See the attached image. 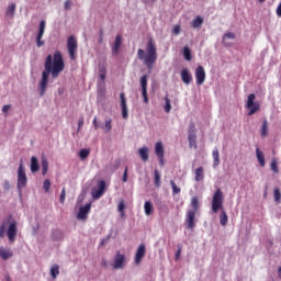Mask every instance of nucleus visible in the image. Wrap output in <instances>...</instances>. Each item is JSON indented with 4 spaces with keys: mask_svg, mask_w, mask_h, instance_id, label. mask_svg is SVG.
<instances>
[{
    "mask_svg": "<svg viewBox=\"0 0 281 281\" xmlns=\"http://www.w3.org/2000/svg\"><path fill=\"white\" fill-rule=\"evenodd\" d=\"M65 71V59L60 50H56L54 55H47L44 63V70L42 72V79L40 81V95L43 98L45 91H47V85H49V76L53 80H56L60 74Z\"/></svg>",
    "mask_w": 281,
    "mask_h": 281,
    "instance_id": "f257e3e1",
    "label": "nucleus"
},
{
    "mask_svg": "<svg viewBox=\"0 0 281 281\" xmlns=\"http://www.w3.org/2000/svg\"><path fill=\"white\" fill-rule=\"evenodd\" d=\"M138 60H143L144 65L148 67V69H153V65L157 63V46H155V42L149 40L147 43V53L144 49L139 48L137 52Z\"/></svg>",
    "mask_w": 281,
    "mask_h": 281,
    "instance_id": "f03ea898",
    "label": "nucleus"
},
{
    "mask_svg": "<svg viewBox=\"0 0 281 281\" xmlns=\"http://www.w3.org/2000/svg\"><path fill=\"white\" fill-rule=\"evenodd\" d=\"M218 210H222L220 214V224L225 227L228 222L227 212L223 210V191L221 189H217L215 193L213 194L212 199V212L216 214Z\"/></svg>",
    "mask_w": 281,
    "mask_h": 281,
    "instance_id": "7ed1b4c3",
    "label": "nucleus"
},
{
    "mask_svg": "<svg viewBox=\"0 0 281 281\" xmlns=\"http://www.w3.org/2000/svg\"><path fill=\"white\" fill-rule=\"evenodd\" d=\"M8 221H10L9 227L7 229V236L9 238V243H14L16 240V235L19 234L16 220H12V215H9Z\"/></svg>",
    "mask_w": 281,
    "mask_h": 281,
    "instance_id": "20e7f679",
    "label": "nucleus"
},
{
    "mask_svg": "<svg viewBox=\"0 0 281 281\" xmlns=\"http://www.w3.org/2000/svg\"><path fill=\"white\" fill-rule=\"evenodd\" d=\"M27 186V176L25 175V167H23V160L20 161L18 169V184L16 188L21 192L22 188Z\"/></svg>",
    "mask_w": 281,
    "mask_h": 281,
    "instance_id": "39448f33",
    "label": "nucleus"
},
{
    "mask_svg": "<svg viewBox=\"0 0 281 281\" xmlns=\"http://www.w3.org/2000/svg\"><path fill=\"white\" fill-rule=\"evenodd\" d=\"M255 101H256V94L250 93L246 102V108L249 110L248 115H255V113H258V111H260V103Z\"/></svg>",
    "mask_w": 281,
    "mask_h": 281,
    "instance_id": "423d86ee",
    "label": "nucleus"
},
{
    "mask_svg": "<svg viewBox=\"0 0 281 281\" xmlns=\"http://www.w3.org/2000/svg\"><path fill=\"white\" fill-rule=\"evenodd\" d=\"M68 54L71 60H76V54H78V41L74 35H70L67 40Z\"/></svg>",
    "mask_w": 281,
    "mask_h": 281,
    "instance_id": "0eeeda50",
    "label": "nucleus"
},
{
    "mask_svg": "<svg viewBox=\"0 0 281 281\" xmlns=\"http://www.w3.org/2000/svg\"><path fill=\"white\" fill-rule=\"evenodd\" d=\"M105 190H106V182L104 180H100L97 184V188H93L91 191L92 199L94 201H98V199H102Z\"/></svg>",
    "mask_w": 281,
    "mask_h": 281,
    "instance_id": "6e6552de",
    "label": "nucleus"
},
{
    "mask_svg": "<svg viewBox=\"0 0 281 281\" xmlns=\"http://www.w3.org/2000/svg\"><path fill=\"white\" fill-rule=\"evenodd\" d=\"M112 122L113 121L111 120V117H109L105 120L104 124H101L98 122V116H94L92 124L95 131H98V128H101L102 131H104V133H111V130L113 128Z\"/></svg>",
    "mask_w": 281,
    "mask_h": 281,
    "instance_id": "1a4fd4ad",
    "label": "nucleus"
},
{
    "mask_svg": "<svg viewBox=\"0 0 281 281\" xmlns=\"http://www.w3.org/2000/svg\"><path fill=\"white\" fill-rule=\"evenodd\" d=\"M126 263V256L116 251L114 255V261L112 263L113 269H124V265Z\"/></svg>",
    "mask_w": 281,
    "mask_h": 281,
    "instance_id": "9d476101",
    "label": "nucleus"
},
{
    "mask_svg": "<svg viewBox=\"0 0 281 281\" xmlns=\"http://www.w3.org/2000/svg\"><path fill=\"white\" fill-rule=\"evenodd\" d=\"M140 87L144 102L145 104H148V75H143L140 77Z\"/></svg>",
    "mask_w": 281,
    "mask_h": 281,
    "instance_id": "9b49d317",
    "label": "nucleus"
},
{
    "mask_svg": "<svg viewBox=\"0 0 281 281\" xmlns=\"http://www.w3.org/2000/svg\"><path fill=\"white\" fill-rule=\"evenodd\" d=\"M45 34V20L40 22V30L36 36V46L43 47L45 45V41H43V35Z\"/></svg>",
    "mask_w": 281,
    "mask_h": 281,
    "instance_id": "f8f14e48",
    "label": "nucleus"
},
{
    "mask_svg": "<svg viewBox=\"0 0 281 281\" xmlns=\"http://www.w3.org/2000/svg\"><path fill=\"white\" fill-rule=\"evenodd\" d=\"M89 212H91V203H88L85 206L79 207L77 218L79 221H86L87 216H89Z\"/></svg>",
    "mask_w": 281,
    "mask_h": 281,
    "instance_id": "ddd939ff",
    "label": "nucleus"
},
{
    "mask_svg": "<svg viewBox=\"0 0 281 281\" xmlns=\"http://www.w3.org/2000/svg\"><path fill=\"white\" fill-rule=\"evenodd\" d=\"M195 80L196 85L201 86L205 82V68L203 66H198L195 69Z\"/></svg>",
    "mask_w": 281,
    "mask_h": 281,
    "instance_id": "4468645a",
    "label": "nucleus"
},
{
    "mask_svg": "<svg viewBox=\"0 0 281 281\" xmlns=\"http://www.w3.org/2000/svg\"><path fill=\"white\" fill-rule=\"evenodd\" d=\"M121 110L123 120H128V106L126 105V95L124 92L120 93Z\"/></svg>",
    "mask_w": 281,
    "mask_h": 281,
    "instance_id": "2eb2a0df",
    "label": "nucleus"
},
{
    "mask_svg": "<svg viewBox=\"0 0 281 281\" xmlns=\"http://www.w3.org/2000/svg\"><path fill=\"white\" fill-rule=\"evenodd\" d=\"M144 256H146V245L142 244L138 246L135 254V263L139 265L142 260H144Z\"/></svg>",
    "mask_w": 281,
    "mask_h": 281,
    "instance_id": "dca6fc26",
    "label": "nucleus"
},
{
    "mask_svg": "<svg viewBox=\"0 0 281 281\" xmlns=\"http://www.w3.org/2000/svg\"><path fill=\"white\" fill-rule=\"evenodd\" d=\"M194 216H196V212L195 211H188L187 212V224H188V229H194V227L196 226V224L194 223Z\"/></svg>",
    "mask_w": 281,
    "mask_h": 281,
    "instance_id": "f3484780",
    "label": "nucleus"
},
{
    "mask_svg": "<svg viewBox=\"0 0 281 281\" xmlns=\"http://www.w3.org/2000/svg\"><path fill=\"white\" fill-rule=\"evenodd\" d=\"M122 47V35L117 34L115 36V41L114 44L112 45V54L114 56H117V54H120V48Z\"/></svg>",
    "mask_w": 281,
    "mask_h": 281,
    "instance_id": "a211bd4d",
    "label": "nucleus"
},
{
    "mask_svg": "<svg viewBox=\"0 0 281 281\" xmlns=\"http://www.w3.org/2000/svg\"><path fill=\"white\" fill-rule=\"evenodd\" d=\"M180 77L184 85L192 83V74H190V70L188 68L182 69Z\"/></svg>",
    "mask_w": 281,
    "mask_h": 281,
    "instance_id": "6ab92c4d",
    "label": "nucleus"
},
{
    "mask_svg": "<svg viewBox=\"0 0 281 281\" xmlns=\"http://www.w3.org/2000/svg\"><path fill=\"white\" fill-rule=\"evenodd\" d=\"M14 256V252L12 250L7 249L5 247H0V258L2 260H10Z\"/></svg>",
    "mask_w": 281,
    "mask_h": 281,
    "instance_id": "aec40b11",
    "label": "nucleus"
},
{
    "mask_svg": "<svg viewBox=\"0 0 281 281\" xmlns=\"http://www.w3.org/2000/svg\"><path fill=\"white\" fill-rule=\"evenodd\" d=\"M155 154L157 157H164V155H165L164 143H161V142L156 143Z\"/></svg>",
    "mask_w": 281,
    "mask_h": 281,
    "instance_id": "412c9836",
    "label": "nucleus"
},
{
    "mask_svg": "<svg viewBox=\"0 0 281 281\" xmlns=\"http://www.w3.org/2000/svg\"><path fill=\"white\" fill-rule=\"evenodd\" d=\"M256 155H257L259 166H261V168H265L266 166L265 154L258 147L256 148Z\"/></svg>",
    "mask_w": 281,
    "mask_h": 281,
    "instance_id": "4be33fe9",
    "label": "nucleus"
},
{
    "mask_svg": "<svg viewBox=\"0 0 281 281\" xmlns=\"http://www.w3.org/2000/svg\"><path fill=\"white\" fill-rule=\"evenodd\" d=\"M213 166L214 168H216V166H218V164H221V154L218 153V148H214L213 149Z\"/></svg>",
    "mask_w": 281,
    "mask_h": 281,
    "instance_id": "5701e85b",
    "label": "nucleus"
},
{
    "mask_svg": "<svg viewBox=\"0 0 281 281\" xmlns=\"http://www.w3.org/2000/svg\"><path fill=\"white\" fill-rule=\"evenodd\" d=\"M40 168L38 158L35 156L31 157V172H38Z\"/></svg>",
    "mask_w": 281,
    "mask_h": 281,
    "instance_id": "b1692460",
    "label": "nucleus"
},
{
    "mask_svg": "<svg viewBox=\"0 0 281 281\" xmlns=\"http://www.w3.org/2000/svg\"><path fill=\"white\" fill-rule=\"evenodd\" d=\"M138 155L142 161H148V147H142L138 149Z\"/></svg>",
    "mask_w": 281,
    "mask_h": 281,
    "instance_id": "393cba45",
    "label": "nucleus"
},
{
    "mask_svg": "<svg viewBox=\"0 0 281 281\" xmlns=\"http://www.w3.org/2000/svg\"><path fill=\"white\" fill-rule=\"evenodd\" d=\"M204 178L205 173L203 167H199L198 169H195V181H203Z\"/></svg>",
    "mask_w": 281,
    "mask_h": 281,
    "instance_id": "a878e982",
    "label": "nucleus"
},
{
    "mask_svg": "<svg viewBox=\"0 0 281 281\" xmlns=\"http://www.w3.org/2000/svg\"><path fill=\"white\" fill-rule=\"evenodd\" d=\"M49 168V161L47 160V157L42 156V175L45 177L47 175V170Z\"/></svg>",
    "mask_w": 281,
    "mask_h": 281,
    "instance_id": "bb28decb",
    "label": "nucleus"
},
{
    "mask_svg": "<svg viewBox=\"0 0 281 281\" xmlns=\"http://www.w3.org/2000/svg\"><path fill=\"white\" fill-rule=\"evenodd\" d=\"M269 135V121L263 120L261 125V137H267Z\"/></svg>",
    "mask_w": 281,
    "mask_h": 281,
    "instance_id": "cd10ccee",
    "label": "nucleus"
},
{
    "mask_svg": "<svg viewBox=\"0 0 281 281\" xmlns=\"http://www.w3.org/2000/svg\"><path fill=\"white\" fill-rule=\"evenodd\" d=\"M59 274H60V267L58 265H54L50 268V277L53 278V280H56V278H58Z\"/></svg>",
    "mask_w": 281,
    "mask_h": 281,
    "instance_id": "c85d7f7f",
    "label": "nucleus"
},
{
    "mask_svg": "<svg viewBox=\"0 0 281 281\" xmlns=\"http://www.w3.org/2000/svg\"><path fill=\"white\" fill-rule=\"evenodd\" d=\"M188 142L190 148H194V150L199 148V146L196 145V135H188Z\"/></svg>",
    "mask_w": 281,
    "mask_h": 281,
    "instance_id": "c756f323",
    "label": "nucleus"
},
{
    "mask_svg": "<svg viewBox=\"0 0 281 281\" xmlns=\"http://www.w3.org/2000/svg\"><path fill=\"white\" fill-rule=\"evenodd\" d=\"M203 26V18L198 15L193 22H192V27H194V30H199L200 27Z\"/></svg>",
    "mask_w": 281,
    "mask_h": 281,
    "instance_id": "7c9ffc66",
    "label": "nucleus"
},
{
    "mask_svg": "<svg viewBox=\"0 0 281 281\" xmlns=\"http://www.w3.org/2000/svg\"><path fill=\"white\" fill-rule=\"evenodd\" d=\"M227 38H229L231 41H234V38H236V34H234V33H226V34L223 35L222 43H224V45L229 47V43H227Z\"/></svg>",
    "mask_w": 281,
    "mask_h": 281,
    "instance_id": "2f4dec72",
    "label": "nucleus"
},
{
    "mask_svg": "<svg viewBox=\"0 0 281 281\" xmlns=\"http://www.w3.org/2000/svg\"><path fill=\"white\" fill-rule=\"evenodd\" d=\"M144 210L146 216H150V214H153V203L150 201H146L144 204Z\"/></svg>",
    "mask_w": 281,
    "mask_h": 281,
    "instance_id": "473e14b6",
    "label": "nucleus"
},
{
    "mask_svg": "<svg viewBox=\"0 0 281 281\" xmlns=\"http://www.w3.org/2000/svg\"><path fill=\"white\" fill-rule=\"evenodd\" d=\"M154 175H155V178H154L155 186H156V188H160L161 187V175L159 173V171L157 169L154 171Z\"/></svg>",
    "mask_w": 281,
    "mask_h": 281,
    "instance_id": "72a5a7b5",
    "label": "nucleus"
},
{
    "mask_svg": "<svg viewBox=\"0 0 281 281\" xmlns=\"http://www.w3.org/2000/svg\"><path fill=\"white\" fill-rule=\"evenodd\" d=\"M52 238L54 240H63V231H60V229L53 231Z\"/></svg>",
    "mask_w": 281,
    "mask_h": 281,
    "instance_id": "f704fd0d",
    "label": "nucleus"
},
{
    "mask_svg": "<svg viewBox=\"0 0 281 281\" xmlns=\"http://www.w3.org/2000/svg\"><path fill=\"white\" fill-rule=\"evenodd\" d=\"M15 12H16V4L11 3L7 9V16H14Z\"/></svg>",
    "mask_w": 281,
    "mask_h": 281,
    "instance_id": "c9c22d12",
    "label": "nucleus"
},
{
    "mask_svg": "<svg viewBox=\"0 0 281 281\" xmlns=\"http://www.w3.org/2000/svg\"><path fill=\"white\" fill-rule=\"evenodd\" d=\"M183 56L186 60L188 61L192 60V50H190V47L188 46L183 47Z\"/></svg>",
    "mask_w": 281,
    "mask_h": 281,
    "instance_id": "e433bc0d",
    "label": "nucleus"
},
{
    "mask_svg": "<svg viewBox=\"0 0 281 281\" xmlns=\"http://www.w3.org/2000/svg\"><path fill=\"white\" fill-rule=\"evenodd\" d=\"M165 112L170 113L172 111V104L170 103V99L168 98V94L165 97Z\"/></svg>",
    "mask_w": 281,
    "mask_h": 281,
    "instance_id": "4c0bfd02",
    "label": "nucleus"
},
{
    "mask_svg": "<svg viewBox=\"0 0 281 281\" xmlns=\"http://www.w3.org/2000/svg\"><path fill=\"white\" fill-rule=\"evenodd\" d=\"M191 206L193 207V212H199V198L198 196H193L191 199Z\"/></svg>",
    "mask_w": 281,
    "mask_h": 281,
    "instance_id": "58836bf2",
    "label": "nucleus"
},
{
    "mask_svg": "<svg viewBox=\"0 0 281 281\" xmlns=\"http://www.w3.org/2000/svg\"><path fill=\"white\" fill-rule=\"evenodd\" d=\"M188 135H196V125H194V122L189 123Z\"/></svg>",
    "mask_w": 281,
    "mask_h": 281,
    "instance_id": "ea45409f",
    "label": "nucleus"
},
{
    "mask_svg": "<svg viewBox=\"0 0 281 281\" xmlns=\"http://www.w3.org/2000/svg\"><path fill=\"white\" fill-rule=\"evenodd\" d=\"M273 196H274V202L276 203H280V201H281V192H280L279 188H276L273 190Z\"/></svg>",
    "mask_w": 281,
    "mask_h": 281,
    "instance_id": "a19ab883",
    "label": "nucleus"
},
{
    "mask_svg": "<svg viewBox=\"0 0 281 281\" xmlns=\"http://www.w3.org/2000/svg\"><path fill=\"white\" fill-rule=\"evenodd\" d=\"M170 186L172 188V194H180L181 189L177 187V183L173 182V180H170Z\"/></svg>",
    "mask_w": 281,
    "mask_h": 281,
    "instance_id": "79ce46f5",
    "label": "nucleus"
},
{
    "mask_svg": "<svg viewBox=\"0 0 281 281\" xmlns=\"http://www.w3.org/2000/svg\"><path fill=\"white\" fill-rule=\"evenodd\" d=\"M89 153H90L89 149H81V150L79 151V157H80V159H87V157H89Z\"/></svg>",
    "mask_w": 281,
    "mask_h": 281,
    "instance_id": "37998d69",
    "label": "nucleus"
},
{
    "mask_svg": "<svg viewBox=\"0 0 281 281\" xmlns=\"http://www.w3.org/2000/svg\"><path fill=\"white\" fill-rule=\"evenodd\" d=\"M270 168L272 171H274L276 175H278L279 170H278V160L272 159Z\"/></svg>",
    "mask_w": 281,
    "mask_h": 281,
    "instance_id": "c03bdc74",
    "label": "nucleus"
},
{
    "mask_svg": "<svg viewBox=\"0 0 281 281\" xmlns=\"http://www.w3.org/2000/svg\"><path fill=\"white\" fill-rule=\"evenodd\" d=\"M172 34H175V36H179V34H181V25L176 24L172 29Z\"/></svg>",
    "mask_w": 281,
    "mask_h": 281,
    "instance_id": "a18cd8bd",
    "label": "nucleus"
},
{
    "mask_svg": "<svg viewBox=\"0 0 281 281\" xmlns=\"http://www.w3.org/2000/svg\"><path fill=\"white\" fill-rule=\"evenodd\" d=\"M182 250H183V246L181 244H178V250L176 251V255H175L176 260H179V258H181Z\"/></svg>",
    "mask_w": 281,
    "mask_h": 281,
    "instance_id": "49530a36",
    "label": "nucleus"
},
{
    "mask_svg": "<svg viewBox=\"0 0 281 281\" xmlns=\"http://www.w3.org/2000/svg\"><path fill=\"white\" fill-rule=\"evenodd\" d=\"M124 210H126V205L124 204V201H121L119 203V212L121 213V216H124Z\"/></svg>",
    "mask_w": 281,
    "mask_h": 281,
    "instance_id": "de8ad7c7",
    "label": "nucleus"
},
{
    "mask_svg": "<svg viewBox=\"0 0 281 281\" xmlns=\"http://www.w3.org/2000/svg\"><path fill=\"white\" fill-rule=\"evenodd\" d=\"M66 196H67V192L65 191V188H63L60 195H59V203H65Z\"/></svg>",
    "mask_w": 281,
    "mask_h": 281,
    "instance_id": "09e8293b",
    "label": "nucleus"
},
{
    "mask_svg": "<svg viewBox=\"0 0 281 281\" xmlns=\"http://www.w3.org/2000/svg\"><path fill=\"white\" fill-rule=\"evenodd\" d=\"M49 188H52V182L49 181V179H46L44 181V190H45V192H49Z\"/></svg>",
    "mask_w": 281,
    "mask_h": 281,
    "instance_id": "8fccbe9b",
    "label": "nucleus"
},
{
    "mask_svg": "<svg viewBox=\"0 0 281 281\" xmlns=\"http://www.w3.org/2000/svg\"><path fill=\"white\" fill-rule=\"evenodd\" d=\"M128 181V167L125 168L123 173V182L126 183Z\"/></svg>",
    "mask_w": 281,
    "mask_h": 281,
    "instance_id": "3c124183",
    "label": "nucleus"
},
{
    "mask_svg": "<svg viewBox=\"0 0 281 281\" xmlns=\"http://www.w3.org/2000/svg\"><path fill=\"white\" fill-rule=\"evenodd\" d=\"M64 10H71V0H66L65 1Z\"/></svg>",
    "mask_w": 281,
    "mask_h": 281,
    "instance_id": "603ef678",
    "label": "nucleus"
},
{
    "mask_svg": "<svg viewBox=\"0 0 281 281\" xmlns=\"http://www.w3.org/2000/svg\"><path fill=\"white\" fill-rule=\"evenodd\" d=\"M5 236V224H2L0 227V238H3Z\"/></svg>",
    "mask_w": 281,
    "mask_h": 281,
    "instance_id": "864d4df0",
    "label": "nucleus"
},
{
    "mask_svg": "<svg viewBox=\"0 0 281 281\" xmlns=\"http://www.w3.org/2000/svg\"><path fill=\"white\" fill-rule=\"evenodd\" d=\"M10 109H12V105H10V104H7V105H3L2 106V113H8V111H10Z\"/></svg>",
    "mask_w": 281,
    "mask_h": 281,
    "instance_id": "5fc2aeb1",
    "label": "nucleus"
},
{
    "mask_svg": "<svg viewBox=\"0 0 281 281\" xmlns=\"http://www.w3.org/2000/svg\"><path fill=\"white\" fill-rule=\"evenodd\" d=\"M11 186H10V181L5 180L3 183V190H10Z\"/></svg>",
    "mask_w": 281,
    "mask_h": 281,
    "instance_id": "6e6d98bb",
    "label": "nucleus"
},
{
    "mask_svg": "<svg viewBox=\"0 0 281 281\" xmlns=\"http://www.w3.org/2000/svg\"><path fill=\"white\" fill-rule=\"evenodd\" d=\"M158 160L160 166H166V160L164 159V156L158 157Z\"/></svg>",
    "mask_w": 281,
    "mask_h": 281,
    "instance_id": "4d7b16f0",
    "label": "nucleus"
},
{
    "mask_svg": "<svg viewBox=\"0 0 281 281\" xmlns=\"http://www.w3.org/2000/svg\"><path fill=\"white\" fill-rule=\"evenodd\" d=\"M78 126H79V128H82V126H85V119L79 120Z\"/></svg>",
    "mask_w": 281,
    "mask_h": 281,
    "instance_id": "13d9d810",
    "label": "nucleus"
},
{
    "mask_svg": "<svg viewBox=\"0 0 281 281\" xmlns=\"http://www.w3.org/2000/svg\"><path fill=\"white\" fill-rule=\"evenodd\" d=\"M101 265H102L103 267H109V261H106V259L103 258V259L101 260Z\"/></svg>",
    "mask_w": 281,
    "mask_h": 281,
    "instance_id": "bf43d9fd",
    "label": "nucleus"
},
{
    "mask_svg": "<svg viewBox=\"0 0 281 281\" xmlns=\"http://www.w3.org/2000/svg\"><path fill=\"white\" fill-rule=\"evenodd\" d=\"M268 190H269V187L266 186V187H265V192H263V198H265V199H267Z\"/></svg>",
    "mask_w": 281,
    "mask_h": 281,
    "instance_id": "052dcab7",
    "label": "nucleus"
},
{
    "mask_svg": "<svg viewBox=\"0 0 281 281\" xmlns=\"http://www.w3.org/2000/svg\"><path fill=\"white\" fill-rule=\"evenodd\" d=\"M100 79L101 80H106V74H104V72L100 74Z\"/></svg>",
    "mask_w": 281,
    "mask_h": 281,
    "instance_id": "680f3d73",
    "label": "nucleus"
},
{
    "mask_svg": "<svg viewBox=\"0 0 281 281\" xmlns=\"http://www.w3.org/2000/svg\"><path fill=\"white\" fill-rule=\"evenodd\" d=\"M99 36L104 37V30L102 29L99 30Z\"/></svg>",
    "mask_w": 281,
    "mask_h": 281,
    "instance_id": "e2e57ef3",
    "label": "nucleus"
},
{
    "mask_svg": "<svg viewBox=\"0 0 281 281\" xmlns=\"http://www.w3.org/2000/svg\"><path fill=\"white\" fill-rule=\"evenodd\" d=\"M278 277L281 278V266L278 268Z\"/></svg>",
    "mask_w": 281,
    "mask_h": 281,
    "instance_id": "0e129e2a",
    "label": "nucleus"
},
{
    "mask_svg": "<svg viewBox=\"0 0 281 281\" xmlns=\"http://www.w3.org/2000/svg\"><path fill=\"white\" fill-rule=\"evenodd\" d=\"M103 41H104V37L99 36L98 43H103Z\"/></svg>",
    "mask_w": 281,
    "mask_h": 281,
    "instance_id": "69168bd1",
    "label": "nucleus"
},
{
    "mask_svg": "<svg viewBox=\"0 0 281 281\" xmlns=\"http://www.w3.org/2000/svg\"><path fill=\"white\" fill-rule=\"evenodd\" d=\"M5 280H7V281H12V279L10 278V276H7V277H5Z\"/></svg>",
    "mask_w": 281,
    "mask_h": 281,
    "instance_id": "338daca9",
    "label": "nucleus"
},
{
    "mask_svg": "<svg viewBox=\"0 0 281 281\" xmlns=\"http://www.w3.org/2000/svg\"><path fill=\"white\" fill-rule=\"evenodd\" d=\"M106 243V239L101 240V245H104Z\"/></svg>",
    "mask_w": 281,
    "mask_h": 281,
    "instance_id": "774afa93",
    "label": "nucleus"
}]
</instances>
